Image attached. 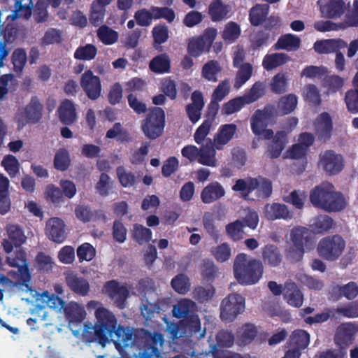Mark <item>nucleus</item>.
<instances>
[{
	"instance_id": "1",
	"label": "nucleus",
	"mask_w": 358,
	"mask_h": 358,
	"mask_svg": "<svg viewBox=\"0 0 358 358\" xmlns=\"http://www.w3.org/2000/svg\"><path fill=\"white\" fill-rule=\"evenodd\" d=\"M94 315L96 322L84 324L83 337L86 342H97L105 345L110 341L122 343L127 347L133 342V329L117 324L115 315L104 307L96 309Z\"/></svg>"
},
{
	"instance_id": "2",
	"label": "nucleus",
	"mask_w": 358,
	"mask_h": 358,
	"mask_svg": "<svg viewBox=\"0 0 358 358\" xmlns=\"http://www.w3.org/2000/svg\"><path fill=\"white\" fill-rule=\"evenodd\" d=\"M234 276L242 285L257 283L264 273V266L260 260L252 259L248 260V255L239 253L234 262Z\"/></svg>"
},
{
	"instance_id": "3",
	"label": "nucleus",
	"mask_w": 358,
	"mask_h": 358,
	"mask_svg": "<svg viewBox=\"0 0 358 358\" xmlns=\"http://www.w3.org/2000/svg\"><path fill=\"white\" fill-rule=\"evenodd\" d=\"M232 190L240 192L245 200L250 199V194L257 190V198L264 199L268 198L272 194V183L270 180L259 176L257 178L248 177L246 179H238L232 186Z\"/></svg>"
},
{
	"instance_id": "4",
	"label": "nucleus",
	"mask_w": 358,
	"mask_h": 358,
	"mask_svg": "<svg viewBox=\"0 0 358 358\" xmlns=\"http://www.w3.org/2000/svg\"><path fill=\"white\" fill-rule=\"evenodd\" d=\"M6 263L10 267L17 268V271H10L8 275L17 280L20 285L29 287L31 273L29 268L27 254L22 248H16L13 254L6 257Z\"/></svg>"
},
{
	"instance_id": "5",
	"label": "nucleus",
	"mask_w": 358,
	"mask_h": 358,
	"mask_svg": "<svg viewBox=\"0 0 358 358\" xmlns=\"http://www.w3.org/2000/svg\"><path fill=\"white\" fill-rule=\"evenodd\" d=\"M165 125L164 110L159 107H152L141 121V129L147 138L155 140L163 134Z\"/></svg>"
},
{
	"instance_id": "6",
	"label": "nucleus",
	"mask_w": 358,
	"mask_h": 358,
	"mask_svg": "<svg viewBox=\"0 0 358 358\" xmlns=\"http://www.w3.org/2000/svg\"><path fill=\"white\" fill-rule=\"evenodd\" d=\"M345 248V241L341 236H327L319 241L317 252L323 259L334 262L342 255Z\"/></svg>"
},
{
	"instance_id": "7",
	"label": "nucleus",
	"mask_w": 358,
	"mask_h": 358,
	"mask_svg": "<svg viewBox=\"0 0 358 358\" xmlns=\"http://www.w3.org/2000/svg\"><path fill=\"white\" fill-rule=\"evenodd\" d=\"M245 310V298L241 294H229L221 302L220 318L225 322H233Z\"/></svg>"
},
{
	"instance_id": "8",
	"label": "nucleus",
	"mask_w": 358,
	"mask_h": 358,
	"mask_svg": "<svg viewBox=\"0 0 358 358\" xmlns=\"http://www.w3.org/2000/svg\"><path fill=\"white\" fill-rule=\"evenodd\" d=\"M43 106L37 96H33L30 102L16 115L17 127L21 129L28 124H36L43 116Z\"/></svg>"
},
{
	"instance_id": "9",
	"label": "nucleus",
	"mask_w": 358,
	"mask_h": 358,
	"mask_svg": "<svg viewBox=\"0 0 358 358\" xmlns=\"http://www.w3.org/2000/svg\"><path fill=\"white\" fill-rule=\"evenodd\" d=\"M293 248L289 251L290 256L295 260H300L304 254V248L311 241L310 231L304 227H297L292 229L290 234Z\"/></svg>"
},
{
	"instance_id": "10",
	"label": "nucleus",
	"mask_w": 358,
	"mask_h": 358,
	"mask_svg": "<svg viewBox=\"0 0 358 358\" xmlns=\"http://www.w3.org/2000/svg\"><path fill=\"white\" fill-rule=\"evenodd\" d=\"M80 85L90 100H96L101 96L102 87L100 78L94 75L91 70L82 74Z\"/></svg>"
},
{
	"instance_id": "11",
	"label": "nucleus",
	"mask_w": 358,
	"mask_h": 358,
	"mask_svg": "<svg viewBox=\"0 0 358 358\" xmlns=\"http://www.w3.org/2000/svg\"><path fill=\"white\" fill-rule=\"evenodd\" d=\"M320 165L329 175L333 176L340 173L344 167V160L341 155L329 150L320 155Z\"/></svg>"
},
{
	"instance_id": "12",
	"label": "nucleus",
	"mask_w": 358,
	"mask_h": 358,
	"mask_svg": "<svg viewBox=\"0 0 358 358\" xmlns=\"http://www.w3.org/2000/svg\"><path fill=\"white\" fill-rule=\"evenodd\" d=\"M357 331L358 324L357 323L346 322L340 324L335 334V344L344 351H347V348L352 344Z\"/></svg>"
},
{
	"instance_id": "13",
	"label": "nucleus",
	"mask_w": 358,
	"mask_h": 358,
	"mask_svg": "<svg viewBox=\"0 0 358 358\" xmlns=\"http://www.w3.org/2000/svg\"><path fill=\"white\" fill-rule=\"evenodd\" d=\"M334 185L330 182H322L315 186L310 192V201L313 206L324 210V208H330L327 199Z\"/></svg>"
},
{
	"instance_id": "14",
	"label": "nucleus",
	"mask_w": 358,
	"mask_h": 358,
	"mask_svg": "<svg viewBox=\"0 0 358 358\" xmlns=\"http://www.w3.org/2000/svg\"><path fill=\"white\" fill-rule=\"evenodd\" d=\"M332 131L331 117L327 112L322 113L315 122V131L317 140L322 143H327L331 137Z\"/></svg>"
},
{
	"instance_id": "15",
	"label": "nucleus",
	"mask_w": 358,
	"mask_h": 358,
	"mask_svg": "<svg viewBox=\"0 0 358 358\" xmlns=\"http://www.w3.org/2000/svg\"><path fill=\"white\" fill-rule=\"evenodd\" d=\"M105 289L108 296L114 300L116 306L120 309L124 308L127 299L129 295L127 287L113 280L106 283Z\"/></svg>"
},
{
	"instance_id": "16",
	"label": "nucleus",
	"mask_w": 358,
	"mask_h": 358,
	"mask_svg": "<svg viewBox=\"0 0 358 358\" xmlns=\"http://www.w3.org/2000/svg\"><path fill=\"white\" fill-rule=\"evenodd\" d=\"M45 234L50 240L61 243L66 239L64 222L59 217H52L46 223Z\"/></svg>"
},
{
	"instance_id": "17",
	"label": "nucleus",
	"mask_w": 358,
	"mask_h": 358,
	"mask_svg": "<svg viewBox=\"0 0 358 358\" xmlns=\"http://www.w3.org/2000/svg\"><path fill=\"white\" fill-rule=\"evenodd\" d=\"M192 103L185 107L187 115L192 124L197 122L201 116V111L204 107L203 94L195 90L191 95Z\"/></svg>"
},
{
	"instance_id": "18",
	"label": "nucleus",
	"mask_w": 358,
	"mask_h": 358,
	"mask_svg": "<svg viewBox=\"0 0 358 358\" xmlns=\"http://www.w3.org/2000/svg\"><path fill=\"white\" fill-rule=\"evenodd\" d=\"M320 8L324 17L337 19L344 14L346 5L344 0H322Z\"/></svg>"
},
{
	"instance_id": "19",
	"label": "nucleus",
	"mask_w": 358,
	"mask_h": 358,
	"mask_svg": "<svg viewBox=\"0 0 358 358\" xmlns=\"http://www.w3.org/2000/svg\"><path fill=\"white\" fill-rule=\"evenodd\" d=\"M287 140V134L285 131H278L275 134L272 141L267 146L265 155L271 159L278 158L285 149Z\"/></svg>"
},
{
	"instance_id": "20",
	"label": "nucleus",
	"mask_w": 358,
	"mask_h": 358,
	"mask_svg": "<svg viewBox=\"0 0 358 358\" xmlns=\"http://www.w3.org/2000/svg\"><path fill=\"white\" fill-rule=\"evenodd\" d=\"M65 279L67 286L73 293L82 296L88 294L90 286L86 279L73 272L67 274Z\"/></svg>"
},
{
	"instance_id": "21",
	"label": "nucleus",
	"mask_w": 358,
	"mask_h": 358,
	"mask_svg": "<svg viewBox=\"0 0 358 358\" xmlns=\"http://www.w3.org/2000/svg\"><path fill=\"white\" fill-rule=\"evenodd\" d=\"M347 46V43L341 38L318 40L313 45L318 54H329L339 51Z\"/></svg>"
},
{
	"instance_id": "22",
	"label": "nucleus",
	"mask_w": 358,
	"mask_h": 358,
	"mask_svg": "<svg viewBox=\"0 0 358 358\" xmlns=\"http://www.w3.org/2000/svg\"><path fill=\"white\" fill-rule=\"evenodd\" d=\"M57 113L60 122L66 125L73 124L78 117L74 103L67 99L61 102Z\"/></svg>"
},
{
	"instance_id": "23",
	"label": "nucleus",
	"mask_w": 358,
	"mask_h": 358,
	"mask_svg": "<svg viewBox=\"0 0 358 358\" xmlns=\"http://www.w3.org/2000/svg\"><path fill=\"white\" fill-rule=\"evenodd\" d=\"M237 130L235 124H225L220 126L213 141L217 150H222L234 137Z\"/></svg>"
},
{
	"instance_id": "24",
	"label": "nucleus",
	"mask_w": 358,
	"mask_h": 358,
	"mask_svg": "<svg viewBox=\"0 0 358 358\" xmlns=\"http://www.w3.org/2000/svg\"><path fill=\"white\" fill-rule=\"evenodd\" d=\"M215 145L213 141L207 138L206 143L202 144L199 148V156L197 162L205 166L214 167L217 165V159L215 158Z\"/></svg>"
},
{
	"instance_id": "25",
	"label": "nucleus",
	"mask_w": 358,
	"mask_h": 358,
	"mask_svg": "<svg viewBox=\"0 0 358 358\" xmlns=\"http://www.w3.org/2000/svg\"><path fill=\"white\" fill-rule=\"evenodd\" d=\"M225 190L218 182H213L206 186L201 193V199L204 203H211L223 197Z\"/></svg>"
},
{
	"instance_id": "26",
	"label": "nucleus",
	"mask_w": 358,
	"mask_h": 358,
	"mask_svg": "<svg viewBox=\"0 0 358 358\" xmlns=\"http://www.w3.org/2000/svg\"><path fill=\"white\" fill-rule=\"evenodd\" d=\"M290 57L283 52L266 54L262 60V66L267 71H272L290 61Z\"/></svg>"
},
{
	"instance_id": "27",
	"label": "nucleus",
	"mask_w": 358,
	"mask_h": 358,
	"mask_svg": "<svg viewBox=\"0 0 358 358\" xmlns=\"http://www.w3.org/2000/svg\"><path fill=\"white\" fill-rule=\"evenodd\" d=\"M301 45L300 38L292 34L282 35L274 44L275 50H285L287 51L295 52Z\"/></svg>"
},
{
	"instance_id": "28",
	"label": "nucleus",
	"mask_w": 358,
	"mask_h": 358,
	"mask_svg": "<svg viewBox=\"0 0 358 358\" xmlns=\"http://www.w3.org/2000/svg\"><path fill=\"white\" fill-rule=\"evenodd\" d=\"M10 182L7 177L0 173V214L5 215L10 209L11 201L9 194Z\"/></svg>"
},
{
	"instance_id": "29",
	"label": "nucleus",
	"mask_w": 358,
	"mask_h": 358,
	"mask_svg": "<svg viewBox=\"0 0 358 358\" xmlns=\"http://www.w3.org/2000/svg\"><path fill=\"white\" fill-rule=\"evenodd\" d=\"M266 215L268 220H287L292 217L293 213L285 204L273 203L266 206Z\"/></svg>"
},
{
	"instance_id": "30",
	"label": "nucleus",
	"mask_w": 358,
	"mask_h": 358,
	"mask_svg": "<svg viewBox=\"0 0 358 358\" xmlns=\"http://www.w3.org/2000/svg\"><path fill=\"white\" fill-rule=\"evenodd\" d=\"M268 4H256L249 11V21L251 25L258 27L266 20L269 13Z\"/></svg>"
},
{
	"instance_id": "31",
	"label": "nucleus",
	"mask_w": 358,
	"mask_h": 358,
	"mask_svg": "<svg viewBox=\"0 0 358 358\" xmlns=\"http://www.w3.org/2000/svg\"><path fill=\"white\" fill-rule=\"evenodd\" d=\"M284 295L289 305L296 308L302 306L303 296L294 282L285 284Z\"/></svg>"
},
{
	"instance_id": "32",
	"label": "nucleus",
	"mask_w": 358,
	"mask_h": 358,
	"mask_svg": "<svg viewBox=\"0 0 358 358\" xmlns=\"http://www.w3.org/2000/svg\"><path fill=\"white\" fill-rule=\"evenodd\" d=\"M149 68L152 72L155 73H169L171 69V60L169 55L163 53L155 57L150 62Z\"/></svg>"
},
{
	"instance_id": "33",
	"label": "nucleus",
	"mask_w": 358,
	"mask_h": 358,
	"mask_svg": "<svg viewBox=\"0 0 358 358\" xmlns=\"http://www.w3.org/2000/svg\"><path fill=\"white\" fill-rule=\"evenodd\" d=\"M229 12V6L223 3L222 0H213L208 6V14L213 22L223 20Z\"/></svg>"
},
{
	"instance_id": "34",
	"label": "nucleus",
	"mask_w": 358,
	"mask_h": 358,
	"mask_svg": "<svg viewBox=\"0 0 358 358\" xmlns=\"http://www.w3.org/2000/svg\"><path fill=\"white\" fill-rule=\"evenodd\" d=\"M262 259L265 264L275 267L280 264L282 255L275 245H266L262 249Z\"/></svg>"
},
{
	"instance_id": "35",
	"label": "nucleus",
	"mask_w": 358,
	"mask_h": 358,
	"mask_svg": "<svg viewBox=\"0 0 358 358\" xmlns=\"http://www.w3.org/2000/svg\"><path fill=\"white\" fill-rule=\"evenodd\" d=\"M298 99L294 94L282 96L277 104L278 113L280 115H285L294 110L297 106Z\"/></svg>"
},
{
	"instance_id": "36",
	"label": "nucleus",
	"mask_w": 358,
	"mask_h": 358,
	"mask_svg": "<svg viewBox=\"0 0 358 358\" xmlns=\"http://www.w3.org/2000/svg\"><path fill=\"white\" fill-rule=\"evenodd\" d=\"M327 202L331 206L330 208H324V211L328 213L339 212L346 207V201L343 194L336 192L334 189H332Z\"/></svg>"
},
{
	"instance_id": "37",
	"label": "nucleus",
	"mask_w": 358,
	"mask_h": 358,
	"mask_svg": "<svg viewBox=\"0 0 358 358\" xmlns=\"http://www.w3.org/2000/svg\"><path fill=\"white\" fill-rule=\"evenodd\" d=\"M65 315L70 323H80L86 316L85 308L77 303H71L64 309Z\"/></svg>"
},
{
	"instance_id": "38",
	"label": "nucleus",
	"mask_w": 358,
	"mask_h": 358,
	"mask_svg": "<svg viewBox=\"0 0 358 358\" xmlns=\"http://www.w3.org/2000/svg\"><path fill=\"white\" fill-rule=\"evenodd\" d=\"M183 334L187 337L192 336L201 330V322L196 314L192 315L180 320Z\"/></svg>"
},
{
	"instance_id": "39",
	"label": "nucleus",
	"mask_w": 358,
	"mask_h": 358,
	"mask_svg": "<svg viewBox=\"0 0 358 358\" xmlns=\"http://www.w3.org/2000/svg\"><path fill=\"white\" fill-rule=\"evenodd\" d=\"M310 335L303 329H296L294 331L289 338L291 347H294L299 350H305L309 345Z\"/></svg>"
},
{
	"instance_id": "40",
	"label": "nucleus",
	"mask_w": 358,
	"mask_h": 358,
	"mask_svg": "<svg viewBox=\"0 0 358 358\" xmlns=\"http://www.w3.org/2000/svg\"><path fill=\"white\" fill-rule=\"evenodd\" d=\"M195 307V303L190 299H182L173 306V315L177 318L185 319L194 315L192 310Z\"/></svg>"
},
{
	"instance_id": "41",
	"label": "nucleus",
	"mask_w": 358,
	"mask_h": 358,
	"mask_svg": "<svg viewBox=\"0 0 358 358\" xmlns=\"http://www.w3.org/2000/svg\"><path fill=\"white\" fill-rule=\"evenodd\" d=\"M96 36L99 40L106 45L115 43L119 38L117 31L110 28L106 24L101 25L99 27L96 31Z\"/></svg>"
},
{
	"instance_id": "42",
	"label": "nucleus",
	"mask_w": 358,
	"mask_h": 358,
	"mask_svg": "<svg viewBox=\"0 0 358 358\" xmlns=\"http://www.w3.org/2000/svg\"><path fill=\"white\" fill-rule=\"evenodd\" d=\"M131 234L133 239L139 245L149 243L152 236V231L140 224H134Z\"/></svg>"
},
{
	"instance_id": "43",
	"label": "nucleus",
	"mask_w": 358,
	"mask_h": 358,
	"mask_svg": "<svg viewBox=\"0 0 358 358\" xmlns=\"http://www.w3.org/2000/svg\"><path fill=\"white\" fill-rule=\"evenodd\" d=\"M11 179L20 174V164L18 159L12 155H5L1 163Z\"/></svg>"
},
{
	"instance_id": "44",
	"label": "nucleus",
	"mask_w": 358,
	"mask_h": 358,
	"mask_svg": "<svg viewBox=\"0 0 358 358\" xmlns=\"http://www.w3.org/2000/svg\"><path fill=\"white\" fill-rule=\"evenodd\" d=\"M241 34L240 25L235 22L230 21L225 24L222 32V38L225 42L232 43L239 38Z\"/></svg>"
},
{
	"instance_id": "45",
	"label": "nucleus",
	"mask_w": 358,
	"mask_h": 358,
	"mask_svg": "<svg viewBox=\"0 0 358 358\" xmlns=\"http://www.w3.org/2000/svg\"><path fill=\"white\" fill-rule=\"evenodd\" d=\"M236 72L234 87L236 89L241 88L247 81L250 80L252 75L253 67L250 63L245 62L243 66L238 68Z\"/></svg>"
},
{
	"instance_id": "46",
	"label": "nucleus",
	"mask_w": 358,
	"mask_h": 358,
	"mask_svg": "<svg viewBox=\"0 0 358 358\" xmlns=\"http://www.w3.org/2000/svg\"><path fill=\"white\" fill-rule=\"evenodd\" d=\"M8 238L13 241L15 248H21L27 241V236L22 228L17 224H10L7 227Z\"/></svg>"
},
{
	"instance_id": "47",
	"label": "nucleus",
	"mask_w": 358,
	"mask_h": 358,
	"mask_svg": "<svg viewBox=\"0 0 358 358\" xmlns=\"http://www.w3.org/2000/svg\"><path fill=\"white\" fill-rule=\"evenodd\" d=\"M222 69L215 60H210L202 67L201 76L206 80L210 82H217V75L221 71Z\"/></svg>"
},
{
	"instance_id": "48",
	"label": "nucleus",
	"mask_w": 358,
	"mask_h": 358,
	"mask_svg": "<svg viewBox=\"0 0 358 358\" xmlns=\"http://www.w3.org/2000/svg\"><path fill=\"white\" fill-rule=\"evenodd\" d=\"M53 164L55 169L60 171H66L71 164V159L68 150L65 148L57 150L54 157Z\"/></svg>"
},
{
	"instance_id": "49",
	"label": "nucleus",
	"mask_w": 358,
	"mask_h": 358,
	"mask_svg": "<svg viewBox=\"0 0 358 358\" xmlns=\"http://www.w3.org/2000/svg\"><path fill=\"white\" fill-rule=\"evenodd\" d=\"M333 224L334 220L331 217L327 215H319L314 218L311 226L316 233L321 234L331 229Z\"/></svg>"
},
{
	"instance_id": "50",
	"label": "nucleus",
	"mask_w": 358,
	"mask_h": 358,
	"mask_svg": "<svg viewBox=\"0 0 358 358\" xmlns=\"http://www.w3.org/2000/svg\"><path fill=\"white\" fill-rule=\"evenodd\" d=\"M245 105H248V103L243 96H237L223 104L222 113L227 115H231L241 110Z\"/></svg>"
},
{
	"instance_id": "51",
	"label": "nucleus",
	"mask_w": 358,
	"mask_h": 358,
	"mask_svg": "<svg viewBox=\"0 0 358 358\" xmlns=\"http://www.w3.org/2000/svg\"><path fill=\"white\" fill-rule=\"evenodd\" d=\"M97 48L93 44L79 46L74 52V58L79 60L90 61L95 58Z\"/></svg>"
},
{
	"instance_id": "52",
	"label": "nucleus",
	"mask_w": 358,
	"mask_h": 358,
	"mask_svg": "<svg viewBox=\"0 0 358 358\" xmlns=\"http://www.w3.org/2000/svg\"><path fill=\"white\" fill-rule=\"evenodd\" d=\"M334 291L338 294V299L345 297L351 300L358 295V286L356 282L352 281L342 286L338 285Z\"/></svg>"
},
{
	"instance_id": "53",
	"label": "nucleus",
	"mask_w": 358,
	"mask_h": 358,
	"mask_svg": "<svg viewBox=\"0 0 358 358\" xmlns=\"http://www.w3.org/2000/svg\"><path fill=\"white\" fill-rule=\"evenodd\" d=\"M287 73L280 72L273 76L271 83V89L273 93L281 94L287 91Z\"/></svg>"
},
{
	"instance_id": "54",
	"label": "nucleus",
	"mask_w": 358,
	"mask_h": 358,
	"mask_svg": "<svg viewBox=\"0 0 358 358\" xmlns=\"http://www.w3.org/2000/svg\"><path fill=\"white\" fill-rule=\"evenodd\" d=\"M27 61V55L24 48H17L12 54V63L13 64V71L16 73L22 72Z\"/></svg>"
},
{
	"instance_id": "55",
	"label": "nucleus",
	"mask_w": 358,
	"mask_h": 358,
	"mask_svg": "<svg viewBox=\"0 0 358 358\" xmlns=\"http://www.w3.org/2000/svg\"><path fill=\"white\" fill-rule=\"evenodd\" d=\"M245 227L244 223L237 220L226 226V232L229 237L234 241H238L243 238Z\"/></svg>"
},
{
	"instance_id": "56",
	"label": "nucleus",
	"mask_w": 358,
	"mask_h": 358,
	"mask_svg": "<svg viewBox=\"0 0 358 358\" xmlns=\"http://www.w3.org/2000/svg\"><path fill=\"white\" fill-rule=\"evenodd\" d=\"M209 49L208 45L200 37L192 38L187 45L188 53L194 57L200 56L203 52L208 51Z\"/></svg>"
},
{
	"instance_id": "57",
	"label": "nucleus",
	"mask_w": 358,
	"mask_h": 358,
	"mask_svg": "<svg viewBox=\"0 0 358 358\" xmlns=\"http://www.w3.org/2000/svg\"><path fill=\"white\" fill-rule=\"evenodd\" d=\"M265 94L264 86L262 82L253 84L248 92L243 95L248 104H250L262 97Z\"/></svg>"
},
{
	"instance_id": "58",
	"label": "nucleus",
	"mask_w": 358,
	"mask_h": 358,
	"mask_svg": "<svg viewBox=\"0 0 358 358\" xmlns=\"http://www.w3.org/2000/svg\"><path fill=\"white\" fill-rule=\"evenodd\" d=\"M136 290L143 299H148L149 294H156V287L153 280L145 278L138 280L136 285Z\"/></svg>"
},
{
	"instance_id": "59",
	"label": "nucleus",
	"mask_w": 358,
	"mask_h": 358,
	"mask_svg": "<svg viewBox=\"0 0 358 358\" xmlns=\"http://www.w3.org/2000/svg\"><path fill=\"white\" fill-rule=\"evenodd\" d=\"M150 10L152 12L153 19H165L168 22L174 21L176 14L174 10L169 7L152 6Z\"/></svg>"
},
{
	"instance_id": "60",
	"label": "nucleus",
	"mask_w": 358,
	"mask_h": 358,
	"mask_svg": "<svg viewBox=\"0 0 358 358\" xmlns=\"http://www.w3.org/2000/svg\"><path fill=\"white\" fill-rule=\"evenodd\" d=\"M212 255L219 262H225L231 255V249L227 243H223L211 250Z\"/></svg>"
},
{
	"instance_id": "61",
	"label": "nucleus",
	"mask_w": 358,
	"mask_h": 358,
	"mask_svg": "<svg viewBox=\"0 0 358 358\" xmlns=\"http://www.w3.org/2000/svg\"><path fill=\"white\" fill-rule=\"evenodd\" d=\"M117 176L119 182L124 187H130L136 183L135 174L131 171H127L126 169L122 166H120L116 169Z\"/></svg>"
},
{
	"instance_id": "62",
	"label": "nucleus",
	"mask_w": 358,
	"mask_h": 358,
	"mask_svg": "<svg viewBox=\"0 0 358 358\" xmlns=\"http://www.w3.org/2000/svg\"><path fill=\"white\" fill-rule=\"evenodd\" d=\"M257 327L251 323L243 324L241 329V340L244 345L252 343L257 336Z\"/></svg>"
},
{
	"instance_id": "63",
	"label": "nucleus",
	"mask_w": 358,
	"mask_h": 358,
	"mask_svg": "<svg viewBox=\"0 0 358 358\" xmlns=\"http://www.w3.org/2000/svg\"><path fill=\"white\" fill-rule=\"evenodd\" d=\"M173 289L179 294H184L189 289V278L185 274H178L171 280Z\"/></svg>"
},
{
	"instance_id": "64",
	"label": "nucleus",
	"mask_w": 358,
	"mask_h": 358,
	"mask_svg": "<svg viewBox=\"0 0 358 358\" xmlns=\"http://www.w3.org/2000/svg\"><path fill=\"white\" fill-rule=\"evenodd\" d=\"M345 103L350 113H358V90H350L347 91L345 96Z\"/></svg>"
}]
</instances>
